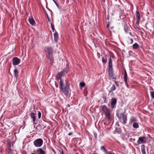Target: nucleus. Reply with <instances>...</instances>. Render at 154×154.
I'll list each match as a JSON object with an SVG mask.
<instances>
[{"mask_svg": "<svg viewBox=\"0 0 154 154\" xmlns=\"http://www.w3.org/2000/svg\"><path fill=\"white\" fill-rule=\"evenodd\" d=\"M60 88L63 91V93L67 96L69 91V84L67 80H65V84L63 87V82L62 79H60Z\"/></svg>", "mask_w": 154, "mask_h": 154, "instance_id": "nucleus-1", "label": "nucleus"}, {"mask_svg": "<svg viewBox=\"0 0 154 154\" xmlns=\"http://www.w3.org/2000/svg\"><path fill=\"white\" fill-rule=\"evenodd\" d=\"M45 51L47 57L50 60L51 62L54 60L53 50L51 47H45Z\"/></svg>", "mask_w": 154, "mask_h": 154, "instance_id": "nucleus-2", "label": "nucleus"}, {"mask_svg": "<svg viewBox=\"0 0 154 154\" xmlns=\"http://www.w3.org/2000/svg\"><path fill=\"white\" fill-rule=\"evenodd\" d=\"M100 107H101L103 111L105 113L106 118L109 120H110L111 119V118L109 110L105 105L102 106H100Z\"/></svg>", "mask_w": 154, "mask_h": 154, "instance_id": "nucleus-3", "label": "nucleus"}, {"mask_svg": "<svg viewBox=\"0 0 154 154\" xmlns=\"http://www.w3.org/2000/svg\"><path fill=\"white\" fill-rule=\"evenodd\" d=\"M121 115L122 117L121 118L120 116H119L117 115V117L119 119H120L121 122L123 124L125 125L127 123V116L124 113H121Z\"/></svg>", "mask_w": 154, "mask_h": 154, "instance_id": "nucleus-4", "label": "nucleus"}, {"mask_svg": "<svg viewBox=\"0 0 154 154\" xmlns=\"http://www.w3.org/2000/svg\"><path fill=\"white\" fill-rule=\"evenodd\" d=\"M43 140L41 138H38L35 140L33 144L36 147H40L42 146L43 143Z\"/></svg>", "mask_w": 154, "mask_h": 154, "instance_id": "nucleus-5", "label": "nucleus"}, {"mask_svg": "<svg viewBox=\"0 0 154 154\" xmlns=\"http://www.w3.org/2000/svg\"><path fill=\"white\" fill-rule=\"evenodd\" d=\"M147 138L145 137H139L137 141L138 144L142 143H146Z\"/></svg>", "mask_w": 154, "mask_h": 154, "instance_id": "nucleus-6", "label": "nucleus"}, {"mask_svg": "<svg viewBox=\"0 0 154 154\" xmlns=\"http://www.w3.org/2000/svg\"><path fill=\"white\" fill-rule=\"evenodd\" d=\"M108 73L109 78L115 79L116 78L113 76V72L112 68H108Z\"/></svg>", "mask_w": 154, "mask_h": 154, "instance_id": "nucleus-7", "label": "nucleus"}, {"mask_svg": "<svg viewBox=\"0 0 154 154\" xmlns=\"http://www.w3.org/2000/svg\"><path fill=\"white\" fill-rule=\"evenodd\" d=\"M20 60L17 57H14L12 59V63L14 65H17L20 63Z\"/></svg>", "mask_w": 154, "mask_h": 154, "instance_id": "nucleus-8", "label": "nucleus"}, {"mask_svg": "<svg viewBox=\"0 0 154 154\" xmlns=\"http://www.w3.org/2000/svg\"><path fill=\"white\" fill-rule=\"evenodd\" d=\"M128 75L126 70H125V74L123 77V80L125 82V85L128 88H129V85L128 83Z\"/></svg>", "mask_w": 154, "mask_h": 154, "instance_id": "nucleus-9", "label": "nucleus"}, {"mask_svg": "<svg viewBox=\"0 0 154 154\" xmlns=\"http://www.w3.org/2000/svg\"><path fill=\"white\" fill-rule=\"evenodd\" d=\"M117 100L116 98L113 97L112 98L111 101V106L112 109L115 108V105L116 104Z\"/></svg>", "mask_w": 154, "mask_h": 154, "instance_id": "nucleus-10", "label": "nucleus"}, {"mask_svg": "<svg viewBox=\"0 0 154 154\" xmlns=\"http://www.w3.org/2000/svg\"><path fill=\"white\" fill-rule=\"evenodd\" d=\"M46 148H44L43 149L41 148L38 149L36 151V153L37 154H46V152L45 151Z\"/></svg>", "mask_w": 154, "mask_h": 154, "instance_id": "nucleus-11", "label": "nucleus"}, {"mask_svg": "<svg viewBox=\"0 0 154 154\" xmlns=\"http://www.w3.org/2000/svg\"><path fill=\"white\" fill-rule=\"evenodd\" d=\"M65 75L62 71L59 72L57 74L56 78L57 80L62 79L61 78L64 76Z\"/></svg>", "mask_w": 154, "mask_h": 154, "instance_id": "nucleus-12", "label": "nucleus"}, {"mask_svg": "<svg viewBox=\"0 0 154 154\" xmlns=\"http://www.w3.org/2000/svg\"><path fill=\"white\" fill-rule=\"evenodd\" d=\"M136 17L137 19V23H139L140 20V14L138 11L136 12Z\"/></svg>", "mask_w": 154, "mask_h": 154, "instance_id": "nucleus-13", "label": "nucleus"}, {"mask_svg": "<svg viewBox=\"0 0 154 154\" xmlns=\"http://www.w3.org/2000/svg\"><path fill=\"white\" fill-rule=\"evenodd\" d=\"M35 113H34L33 112H31L30 113V116L31 118L32 119V121L33 123H35V121L36 120V116H35Z\"/></svg>", "mask_w": 154, "mask_h": 154, "instance_id": "nucleus-14", "label": "nucleus"}, {"mask_svg": "<svg viewBox=\"0 0 154 154\" xmlns=\"http://www.w3.org/2000/svg\"><path fill=\"white\" fill-rule=\"evenodd\" d=\"M69 69L68 66L66 65V67L62 71L63 73L66 75L69 71Z\"/></svg>", "mask_w": 154, "mask_h": 154, "instance_id": "nucleus-15", "label": "nucleus"}, {"mask_svg": "<svg viewBox=\"0 0 154 154\" xmlns=\"http://www.w3.org/2000/svg\"><path fill=\"white\" fill-rule=\"evenodd\" d=\"M101 56L102 57V62L103 63L105 64L107 62V58L106 55H102Z\"/></svg>", "mask_w": 154, "mask_h": 154, "instance_id": "nucleus-16", "label": "nucleus"}, {"mask_svg": "<svg viewBox=\"0 0 154 154\" xmlns=\"http://www.w3.org/2000/svg\"><path fill=\"white\" fill-rule=\"evenodd\" d=\"M112 68V60L111 59V56H110L109 58L108 68Z\"/></svg>", "mask_w": 154, "mask_h": 154, "instance_id": "nucleus-17", "label": "nucleus"}, {"mask_svg": "<svg viewBox=\"0 0 154 154\" xmlns=\"http://www.w3.org/2000/svg\"><path fill=\"white\" fill-rule=\"evenodd\" d=\"M29 22L32 25H33L35 23V21L34 20L32 17H29Z\"/></svg>", "mask_w": 154, "mask_h": 154, "instance_id": "nucleus-18", "label": "nucleus"}, {"mask_svg": "<svg viewBox=\"0 0 154 154\" xmlns=\"http://www.w3.org/2000/svg\"><path fill=\"white\" fill-rule=\"evenodd\" d=\"M54 40L56 42H57L58 38V33L56 32L54 33Z\"/></svg>", "mask_w": 154, "mask_h": 154, "instance_id": "nucleus-19", "label": "nucleus"}, {"mask_svg": "<svg viewBox=\"0 0 154 154\" xmlns=\"http://www.w3.org/2000/svg\"><path fill=\"white\" fill-rule=\"evenodd\" d=\"M137 121V120L136 118L132 117L130 119L129 121V123L130 124H131L134 122H136Z\"/></svg>", "mask_w": 154, "mask_h": 154, "instance_id": "nucleus-20", "label": "nucleus"}, {"mask_svg": "<svg viewBox=\"0 0 154 154\" xmlns=\"http://www.w3.org/2000/svg\"><path fill=\"white\" fill-rule=\"evenodd\" d=\"M14 76L17 78L18 76L19 72L17 69H15L14 71Z\"/></svg>", "mask_w": 154, "mask_h": 154, "instance_id": "nucleus-21", "label": "nucleus"}, {"mask_svg": "<svg viewBox=\"0 0 154 154\" xmlns=\"http://www.w3.org/2000/svg\"><path fill=\"white\" fill-rule=\"evenodd\" d=\"M132 126L135 129H137L139 127V125L138 123L136 122L134 123Z\"/></svg>", "mask_w": 154, "mask_h": 154, "instance_id": "nucleus-22", "label": "nucleus"}, {"mask_svg": "<svg viewBox=\"0 0 154 154\" xmlns=\"http://www.w3.org/2000/svg\"><path fill=\"white\" fill-rule=\"evenodd\" d=\"M133 48L134 49H137L139 47V45L137 43H135L132 45Z\"/></svg>", "mask_w": 154, "mask_h": 154, "instance_id": "nucleus-23", "label": "nucleus"}, {"mask_svg": "<svg viewBox=\"0 0 154 154\" xmlns=\"http://www.w3.org/2000/svg\"><path fill=\"white\" fill-rule=\"evenodd\" d=\"M116 87H115V85H114L113 84V85H112V86H111V87L110 88V89L109 91V92H111L112 91H114L115 90H116Z\"/></svg>", "mask_w": 154, "mask_h": 154, "instance_id": "nucleus-24", "label": "nucleus"}, {"mask_svg": "<svg viewBox=\"0 0 154 154\" xmlns=\"http://www.w3.org/2000/svg\"><path fill=\"white\" fill-rule=\"evenodd\" d=\"M7 151L8 152V154H13V150L11 149L10 148H8Z\"/></svg>", "mask_w": 154, "mask_h": 154, "instance_id": "nucleus-25", "label": "nucleus"}, {"mask_svg": "<svg viewBox=\"0 0 154 154\" xmlns=\"http://www.w3.org/2000/svg\"><path fill=\"white\" fill-rule=\"evenodd\" d=\"M85 83L84 82H80L79 85L80 88H82L83 87H84L85 86Z\"/></svg>", "mask_w": 154, "mask_h": 154, "instance_id": "nucleus-26", "label": "nucleus"}, {"mask_svg": "<svg viewBox=\"0 0 154 154\" xmlns=\"http://www.w3.org/2000/svg\"><path fill=\"white\" fill-rule=\"evenodd\" d=\"M151 96L152 99H154V91H151L150 92Z\"/></svg>", "mask_w": 154, "mask_h": 154, "instance_id": "nucleus-27", "label": "nucleus"}, {"mask_svg": "<svg viewBox=\"0 0 154 154\" xmlns=\"http://www.w3.org/2000/svg\"><path fill=\"white\" fill-rule=\"evenodd\" d=\"M141 152H142V153L143 154H146V152L145 151V148H142L141 149Z\"/></svg>", "mask_w": 154, "mask_h": 154, "instance_id": "nucleus-28", "label": "nucleus"}, {"mask_svg": "<svg viewBox=\"0 0 154 154\" xmlns=\"http://www.w3.org/2000/svg\"><path fill=\"white\" fill-rule=\"evenodd\" d=\"M100 149L102 150H103L104 152H106V150L104 146H101L100 147Z\"/></svg>", "mask_w": 154, "mask_h": 154, "instance_id": "nucleus-29", "label": "nucleus"}, {"mask_svg": "<svg viewBox=\"0 0 154 154\" xmlns=\"http://www.w3.org/2000/svg\"><path fill=\"white\" fill-rule=\"evenodd\" d=\"M51 28H52V29L53 31V32H54V30H55V29H54V25H53L52 23H51Z\"/></svg>", "mask_w": 154, "mask_h": 154, "instance_id": "nucleus-30", "label": "nucleus"}, {"mask_svg": "<svg viewBox=\"0 0 154 154\" xmlns=\"http://www.w3.org/2000/svg\"><path fill=\"white\" fill-rule=\"evenodd\" d=\"M53 1H54V2L55 3V4L57 6L58 8H59V5L54 0H53Z\"/></svg>", "mask_w": 154, "mask_h": 154, "instance_id": "nucleus-31", "label": "nucleus"}, {"mask_svg": "<svg viewBox=\"0 0 154 154\" xmlns=\"http://www.w3.org/2000/svg\"><path fill=\"white\" fill-rule=\"evenodd\" d=\"M41 114L40 112H38V119H40L41 118Z\"/></svg>", "mask_w": 154, "mask_h": 154, "instance_id": "nucleus-32", "label": "nucleus"}, {"mask_svg": "<svg viewBox=\"0 0 154 154\" xmlns=\"http://www.w3.org/2000/svg\"><path fill=\"white\" fill-rule=\"evenodd\" d=\"M129 42L131 44H132L133 42V40L132 38H131L129 39Z\"/></svg>", "mask_w": 154, "mask_h": 154, "instance_id": "nucleus-33", "label": "nucleus"}, {"mask_svg": "<svg viewBox=\"0 0 154 154\" xmlns=\"http://www.w3.org/2000/svg\"><path fill=\"white\" fill-rule=\"evenodd\" d=\"M113 28V27H111L110 28H109L108 29L109 30V32H110V33H111L112 31L111 30V29H112Z\"/></svg>", "mask_w": 154, "mask_h": 154, "instance_id": "nucleus-34", "label": "nucleus"}, {"mask_svg": "<svg viewBox=\"0 0 154 154\" xmlns=\"http://www.w3.org/2000/svg\"><path fill=\"white\" fill-rule=\"evenodd\" d=\"M114 82H115L116 86L118 87H119V85H118V82H117L115 81H114Z\"/></svg>", "mask_w": 154, "mask_h": 154, "instance_id": "nucleus-35", "label": "nucleus"}, {"mask_svg": "<svg viewBox=\"0 0 154 154\" xmlns=\"http://www.w3.org/2000/svg\"><path fill=\"white\" fill-rule=\"evenodd\" d=\"M72 132H70L68 134V135L70 136L72 135Z\"/></svg>", "mask_w": 154, "mask_h": 154, "instance_id": "nucleus-36", "label": "nucleus"}, {"mask_svg": "<svg viewBox=\"0 0 154 154\" xmlns=\"http://www.w3.org/2000/svg\"><path fill=\"white\" fill-rule=\"evenodd\" d=\"M55 86L57 88L58 87V84L57 83H55Z\"/></svg>", "mask_w": 154, "mask_h": 154, "instance_id": "nucleus-37", "label": "nucleus"}, {"mask_svg": "<svg viewBox=\"0 0 154 154\" xmlns=\"http://www.w3.org/2000/svg\"><path fill=\"white\" fill-rule=\"evenodd\" d=\"M109 15H108L107 17V19L108 20H109Z\"/></svg>", "mask_w": 154, "mask_h": 154, "instance_id": "nucleus-38", "label": "nucleus"}, {"mask_svg": "<svg viewBox=\"0 0 154 154\" xmlns=\"http://www.w3.org/2000/svg\"><path fill=\"white\" fill-rule=\"evenodd\" d=\"M109 23H108L107 24V28H109Z\"/></svg>", "mask_w": 154, "mask_h": 154, "instance_id": "nucleus-39", "label": "nucleus"}, {"mask_svg": "<svg viewBox=\"0 0 154 154\" xmlns=\"http://www.w3.org/2000/svg\"><path fill=\"white\" fill-rule=\"evenodd\" d=\"M61 154H64L63 151V150H62L61 152Z\"/></svg>", "mask_w": 154, "mask_h": 154, "instance_id": "nucleus-40", "label": "nucleus"}, {"mask_svg": "<svg viewBox=\"0 0 154 154\" xmlns=\"http://www.w3.org/2000/svg\"><path fill=\"white\" fill-rule=\"evenodd\" d=\"M94 136L96 138V137H97V135L96 134H94Z\"/></svg>", "mask_w": 154, "mask_h": 154, "instance_id": "nucleus-41", "label": "nucleus"}, {"mask_svg": "<svg viewBox=\"0 0 154 154\" xmlns=\"http://www.w3.org/2000/svg\"><path fill=\"white\" fill-rule=\"evenodd\" d=\"M31 154H35L34 153H32Z\"/></svg>", "mask_w": 154, "mask_h": 154, "instance_id": "nucleus-42", "label": "nucleus"}, {"mask_svg": "<svg viewBox=\"0 0 154 154\" xmlns=\"http://www.w3.org/2000/svg\"><path fill=\"white\" fill-rule=\"evenodd\" d=\"M68 106L69 107L70 106L69 105V106Z\"/></svg>", "mask_w": 154, "mask_h": 154, "instance_id": "nucleus-43", "label": "nucleus"}, {"mask_svg": "<svg viewBox=\"0 0 154 154\" xmlns=\"http://www.w3.org/2000/svg\"><path fill=\"white\" fill-rule=\"evenodd\" d=\"M111 154H112L111 153Z\"/></svg>", "mask_w": 154, "mask_h": 154, "instance_id": "nucleus-44", "label": "nucleus"}]
</instances>
